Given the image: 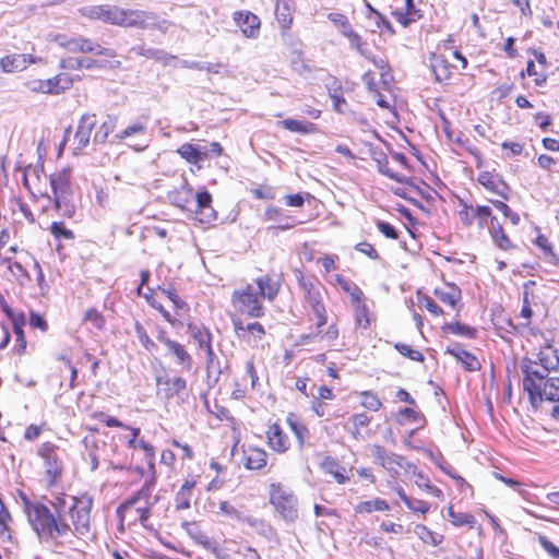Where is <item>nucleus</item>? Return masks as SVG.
Returning <instances> with one entry per match:
<instances>
[{"label": "nucleus", "mask_w": 559, "mask_h": 559, "mask_svg": "<svg viewBox=\"0 0 559 559\" xmlns=\"http://www.w3.org/2000/svg\"><path fill=\"white\" fill-rule=\"evenodd\" d=\"M53 509L52 519L59 525L66 526V532L55 533L51 536H38L41 542H55L57 547L75 549L74 538L85 536L91 530L92 498H76L61 495L50 500Z\"/></svg>", "instance_id": "nucleus-1"}, {"label": "nucleus", "mask_w": 559, "mask_h": 559, "mask_svg": "<svg viewBox=\"0 0 559 559\" xmlns=\"http://www.w3.org/2000/svg\"><path fill=\"white\" fill-rule=\"evenodd\" d=\"M255 284L257 289L248 284L245 288L235 290L231 301L239 312L251 318H261L264 316L261 299L266 298L273 301L280 292L281 284L271 275L258 277Z\"/></svg>", "instance_id": "nucleus-2"}, {"label": "nucleus", "mask_w": 559, "mask_h": 559, "mask_svg": "<svg viewBox=\"0 0 559 559\" xmlns=\"http://www.w3.org/2000/svg\"><path fill=\"white\" fill-rule=\"evenodd\" d=\"M171 204L181 210H190L201 224H212L217 219V213L212 207V195L207 190L193 193V189L187 181L175 190L168 192Z\"/></svg>", "instance_id": "nucleus-3"}, {"label": "nucleus", "mask_w": 559, "mask_h": 559, "mask_svg": "<svg viewBox=\"0 0 559 559\" xmlns=\"http://www.w3.org/2000/svg\"><path fill=\"white\" fill-rule=\"evenodd\" d=\"M19 497L27 520L37 536H51L52 532L57 534L66 532L67 528L62 523L58 525L53 521L52 511L46 504L31 501L23 491H19Z\"/></svg>", "instance_id": "nucleus-4"}, {"label": "nucleus", "mask_w": 559, "mask_h": 559, "mask_svg": "<svg viewBox=\"0 0 559 559\" xmlns=\"http://www.w3.org/2000/svg\"><path fill=\"white\" fill-rule=\"evenodd\" d=\"M270 502L283 520L294 522L298 518L297 497L281 484H272Z\"/></svg>", "instance_id": "nucleus-5"}, {"label": "nucleus", "mask_w": 559, "mask_h": 559, "mask_svg": "<svg viewBox=\"0 0 559 559\" xmlns=\"http://www.w3.org/2000/svg\"><path fill=\"white\" fill-rule=\"evenodd\" d=\"M521 369L524 373V391L527 392L532 406L538 408L544 401L543 386L546 383L548 373L535 369L531 360L523 361Z\"/></svg>", "instance_id": "nucleus-6"}, {"label": "nucleus", "mask_w": 559, "mask_h": 559, "mask_svg": "<svg viewBox=\"0 0 559 559\" xmlns=\"http://www.w3.org/2000/svg\"><path fill=\"white\" fill-rule=\"evenodd\" d=\"M147 123L144 121L136 120L129 124L126 129L117 132L112 139L111 143H120L124 140L130 139L131 143L128 145L134 151L141 152L144 151L148 146L147 139Z\"/></svg>", "instance_id": "nucleus-7"}, {"label": "nucleus", "mask_w": 559, "mask_h": 559, "mask_svg": "<svg viewBox=\"0 0 559 559\" xmlns=\"http://www.w3.org/2000/svg\"><path fill=\"white\" fill-rule=\"evenodd\" d=\"M59 448L50 442L43 443L38 449V455L45 463V475L49 486H53L62 474V461L58 454Z\"/></svg>", "instance_id": "nucleus-8"}, {"label": "nucleus", "mask_w": 559, "mask_h": 559, "mask_svg": "<svg viewBox=\"0 0 559 559\" xmlns=\"http://www.w3.org/2000/svg\"><path fill=\"white\" fill-rule=\"evenodd\" d=\"M156 386L157 395L166 401H169L175 396L181 401L188 397L187 381L182 377H157Z\"/></svg>", "instance_id": "nucleus-9"}, {"label": "nucleus", "mask_w": 559, "mask_h": 559, "mask_svg": "<svg viewBox=\"0 0 559 559\" xmlns=\"http://www.w3.org/2000/svg\"><path fill=\"white\" fill-rule=\"evenodd\" d=\"M157 340L166 346L167 354L175 358L176 364L180 366L182 370L190 371L192 369L193 358L182 344L170 340L164 331L159 333Z\"/></svg>", "instance_id": "nucleus-10"}, {"label": "nucleus", "mask_w": 559, "mask_h": 559, "mask_svg": "<svg viewBox=\"0 0 559 559\" xmlns=\"http://www.w3.org/2000/svg\"><path fill=\"white\" fill-rule=\"evenodd\" d=\"M371 455L384 469L392 475H397L401 468H405V457L393 452H389L380 444L371 447Z\"/></svg>", "instance_id": "nucleus-11"}, {"label": "nucleus", "mask_w": 559, "mask_h": 559, "mask_svg": "<svg viewBox=\"0 0 559 559\" xmlns=\"http://www.w3.org/2000/svg\"><path fill=\"white\" fill-rule=\"evenodd\" d=\"M118 26L146 29L152 25L153 12L120 8Z\"/></svg>", "instance_id": "nucleus-12"}, {"label": "nucleus", "mask_w": 559, "mask_h": 559, "mask_svg": "<svg viewBox=\"0 0 559 559\" xmlns=\"http://www.w3.org/2000/svg\"><path fill=\"white\" fill-rule=\"evenodd\" d=\"M477 181L488 191L493 192L503 200H509L511 188L498 173L483 171L479 174Z\"/></svg>", "instance_id": "nucleus-13"}, {"label": "nucleus", "mask_w": 559, "mask_h": 559, "mask_svg": "<svg viewBox=\"0 0 559 559\" xmlns=\"http://www.w3.org/2000/svg\"><path fill=\"white\" fill-rule=\"evenodd\" d=\"M299 285L304 290L305 300L311 308L312 312L325 308L322 297V290L324 288L318 281L306 280L301 276L299 278Z\"/></svg>", "instance_id": "nucleus-14"}, {"label": "nucleus", "mask_w": 559, "mask_h": 559, "mask_svg": "<svg viewBox=\"0 0 559 559\" xmlns=\"http://www.w3.org/2000/svg\"><path fill=\"white\" fill-rule=\"evenodd\" d=\"M233 19L247 38H257L259 36L261 22L254 13L250 11H236L233 14Z\"/></svg>", "instance_id": "nucleus-15"}, {"label": "nucleus", "mask_w": 559, "mask_h": 559, "mask_svg": "<svg viewBox=\"0 0 559 559\" xmlns=\"http://www.w3.org/2000/svg\"><path fill=\"white\" fill-rule=\"evenodd\" d=\"M95 127L96 116L94 114L82 115L74 134V141L76 143L75 152L87 147L91 141L92 131Z\"/></svg>", "instance_id": "nucleus-16"}, {"label": "nucleus", "mask_w": 559, "mask_h": 559, "mask_svg": "<svg viewBox=\"0 0 559 559\" xmlns=\"http://www.w3.org/2000/svg\"><path fill=\"white\" fill-rule=\"evenodd\" d=\"M449 354L459 360L466 371L473 372L480 369L479 360L472 353L465 350L460 344H454L452 347L445 349Z\"/></svg>", "instance_id": "nucleus-17"}, {"label": "nucleus", "mask_w": 559, "mask_h": 559, "mask_svg": "<svg viewBox=\"0 0 559 559\" xmlns=\"http://www.w3.org/2000/svg\"><path fill=\"white\" fill-rule=\"evenodd\" d=\"M120 8L115 5H94L88 10V16L97 19L112 25L119 24Z\"/></svg>", "instance_id": "nucleus-18"}, {"label": "nucleus", "mask_w": 559, "mask_h": 559, "mask_svg": "<svg viewBox=\"0 0 559 559\" xmlns=\"http://www.w3.org/2000/svg\"><path fill=\"white\" fill-rule=\"evenodd\" d=\"M50 187L52 190V194L70 192L72 191L71 187V169L63 168L55 174L50 175L49 178Z\"/></svg>", "instance_id": "nucleus-19"}, {"label": "nucleus", "mask_w": 559, "mask_h": 559, "mask_svg": "<svg viewBox=\"0 0 559 559\" xmlns=\"http://www.w3.org/2000/svg\"><path fill=\"white\" fill-rule=\"evenodd\" d=\"M55 209L64 217L72 218L75 214L73 191L52 194Z\"/></svg>", "instance_id": "nucleus-20"}, {"label": "nucleus", "mask_w": 559, "mask_h": 559, "mask_svg": "<svg viewBox=\"0 0 559 559\" xmlns=\"http://www.w3.org/2000/svg\"><path fill=\"white\" fill-rule=\"evenodd\" d=\"M488 229L493 242L499 249L510 250L513 248L511 240L504 233V229L502 225L498 222L497 217H491Z\"/></svg>", "instance_id": "nucleus-21"}, {"label": "nucleus", "mask_w": 559, "mask_h": 559, "mask_svg": "<svg viewBox=\"0 0 559 559\" xmlns=\"http://www.w3.org/2000/svg\"><path fill=\"white\" fill-rule=\"evenodd\" d=\"M430 69L435 74L438 82L445 81L451 75L450 64L447 59L441 55L432 53L430 57Z\"/></svg>", "instance_id": "nucleus-22"}, {"label": "nucleus", "mask_w": 559, "mask_h": 559, "mask_svg": "<svg viewBox=\"0 0 559 559\" xmlns=\"http://www.w3.org/2000/svg\"><path fill=\"white\" fill-rule=\"evenodd\" d=\"M321 468L324 473L330 474L338 484H345L348 481V477L345 475V468L332 456H325L321 462Z\"/></svg>", "instance_id": "nucleus-23"}, {"label": "nucleus", "mask_w": 559, "mask_h": 559, "mask_svg": "<svg viewBox=\"0 0 559 559\" xmlns=\"http://www.w3.org/2000/svg\"><path fill=\"white\" fill-rule=\"evenodd\" d=\"M267 439L270 447L277 452H285L288 449V439L277 424L270 426Z\"/></svg>", "instance_id": "nucleus-24"}, {"label": "nucleus", "mask_w": 559, "mask_h": 559, "mask_svg": "<svg viewBox=\"0 0 559 559\" xmlns=\"http://www.w3.org/2000/svg\"><path fill=\"white\" fill-rule=\"evenodd\" d=\"M118 118L112 115H108L103 123L96 130L93 143L94 144H104L107 142L109 135L114 133L117 128Z\"/></svg>", "instance_id": "nucleus-25"}, {"label": "nucleus", "mask_w": 559, "mask_h": 559, "mask_svg": "<svg viewBox=\"0 0 559 559\" xmlns=\"http://www.w3.org/2000/svg\"><path fill=\"white\" fill-rule=\"evenodd\" d=\"M435 295L445 305L452 308L461 300V289L456 285H447L444 288H436Z\"/></svg>", "instance_id": "nucleus-26"}, {"label": "nucleus", "mask_w": 559, "mask_h": 559, "mask_svg": "<svg viewBox=\"0 0 559 559\" xmlns=\"http://www.w3.org/2000/svg\"><path fill=\"white\" fill-rule=\"evenodd\" d=\"M267 454L261 449H249L245 454V466L248 469L259 471L266 465Z\"/></svg>", "instance_id": "nucleus-27"}, {"label": "nucleus", "mask_w": 559, "mask_h": 559, "mask_svg": "<svg viewBox=\"0 0 559 559\" xmlns=\"http://www.w3.org/2000/svg\"><path fill=\"white\" fill-rule=\"evenodd\" d=\"M59 67L61 69H70V70H79V69H95L100 68L102 62L91 58L78 59V58H67L61 59Z\"/></svg>", "instance_id": "nucleus-28"}, {"label": "nucleus", "mask_w": 559, "mask_h": 559, "mask_svg": "<svg viewBox=\"0 0 559 559\" xmlns=\"http://www.w3.org/2000/svg\"><path fill=\"white\" fill-rule=\"evenodd\" d=\"M188 333L194 341H197L201 349L204 350L207 346H212V334L203 325L189 324Z\"/></svg>", "instance_id": "nucleus-29"}, {"label": "nucleus", "mask_w": 559, "mask_h": 559, "mask_svg": "<svg viewBox=\"0 0 559 559\" xmlns=\"http://www.w3.org/2000/svg\"><path fill=\"white\" fill-rule=\"evenodd\" d=\"M0 68L5 73L25 70V58L20 53H12L0 59Z\"/></svg>", "instance_id": "nucleus-30"}, {"label": "nucleus", "mask_w": 559, "mask_h": 559, "mask_svg": "<svg viewBox=\"0 0 559 559\" xmlns=\"http://www.w3.org/2000/svg\"><path fill=\"white\" fill-rule=\"evenodd\" d=\"M280 124L290 132L300 134H311L317 131V126L314 123L292 118L280 121Z\"/></svg>", "instance_id": "nucleus-31"}, {"label": "nucleus", "mask_w": 559, "mask_h": 559, "mask_svg": "<svg viewBox=\"0 0 559 559\" xmlns=\"http://www.w3.org/2000/svg\"><path fill=\"white\" fill-rule=\"evenodd\" d=\"M275 15L283 29H288L292 25L290 0H276Z\"/></svg>", "instance_id": "nucleus-32"}, {"label": "nucleus", "mask_w": 559, "mask_h": 559, "mask_svg": "<svg viewBox=\"0 0 559 559\" xmlns=\"http://www.w3.org/2000/svg\"><path fill=\"white\" fill-rule=\"evenodd\" d=\"M177 153L190 164H198L206 157V153L199 150V147L191 143H183Z\"/></svg>", "instance_id": "nucleus-33"}, {"label": "nucleus", "mask_w": 559, "mask_h": 559, "mask_svg": "<svg viewBox=\"0 0 559 559\" xmlns=\"http://www.w3.org/2000/svg\"><path fill=\"white\" fill-rule=\"evenodd\" d=\"M182 528L186 531V533L198 544L202 547L210 546V543L212 542L210 537L204 533L197 522H183L181 524Z\"/></svg>", "instance_id": "nucleus-34"}, {"label": "nucleus", "mask_w": 559, "mask_h": 559, "mask_svg": "<svg viewBox=\"0 0 559 559\" xmlns=\"http://www.w3.org/2000/svg\"><path fill=\"white\" fill-rule=\"evenodd\" d=\"M81 52L84 53H95L99 56H105L107 58H115L117 56L116 51L110 48H104L100 45L92 41L88 38L81 36Z\"/></svg>", "instance_id": "nucleus-35"}, {"label": "nucleus", "mask_w": 559, "mask_h": 559, "mask_svg": "<svg viewBox=\"0 0 559 559\" xmlns=\"http://www.w3.org/2000/svg\"><path fill=\"white\" fill-rule=\"evenodd\" d=\"M538 359L542 367L544 368V373H548L550 370L556 369L559 365L557 350H555L551 346H547L545 349L540 350Z\"/></svg>", "instance_id": "nucleus-36"}, {"label": "nucleus", "mask_w": 559, "mask_h": 559, "mask_svg": "<svg viewBox=\"0 0 559 559\" xmlns=\"http://www.w3.org/2000/svg\"><path fill=\"white\" fill-rule=\"evenodd\" d=\"M442 330L444 332H448V333H451L454 335H460V336L467 337V338H475L476 334H477V330L475 328L469 326L464 323H461V322L445 323L442 326Z\"/></svg>", "instance_id": "nucleus-37"}, {"label": "nucleus", "mask_w": 559, "mask_h": 559, "mask_svg": "<svg viewBox=\"0 0 559 559\" xmlns=\"http://www.w3.org/2000/svg\"><path fill=\"white\" fill-rule=\"evenodd\" d=\"M265 216L270 221L278 222V228L280 229H288L295 226L293 222H289V217L284 215V212L282 209L276 206H269L265 210Z\"/></svg>", "instance_id": "nucleus-38"}, {"label": "nucleus", "mask_w": 559, "mask_h": 559, "mask_svg": "<svg viewBox=\"0 0 559 559\" xmlns=\"http://www.w3.org/2000/svg\"><path fill=\"white\" fill-rule=\"evenodd\" d=\"M206 354V373L207 379L210 380L212 378V374L214 373V382H217L222 371L219 368V360L217 356L215 355L213 347L207 346L206 349H204Z\"/></svg>", "instance_id": "nucleus-39"}, {"label": "nucleus", "mask_w": 559, "mask_h": 559, "mask_svg": "<svg viewBox=\"0 0 559 559\" xmlns=\"http://www.w3.org/2000/svg\"><path fill=\"white\" fill-rule=\"evenodd\" d=\"M390 507L383 499L376 498L373 500L362 501L356 506V512L371 513L373 511H386Z\"/></svg>", "instance_id": "nucleus-40"}, {"label": "nucleus", "mask_w": 559, "mask_h": 559, "mask_svg": "<svg viewBox=\"0 0 559 559\" xmlns=\"http://www.w3.org/2000/svg\"><path fill=\"white\" fill-rule=\"evenodd\" d=\"M414 531L424 543H430L433 546H438L443 540V535L430 531L426 525L417 524Z\"/></svg>", "instance_id": "nucleus-41"}, {"label": "nucleus", "mask_w": 559, "mask_h": 559, "mask_svg": "<svg viewBox=\"0 0 559 559\" xmlns=\"http://www.w3.org/2000/svg\"><path fill=\"white\" fill-rule=\"evenodd\" d=\"M287 424L294 432L300 448L304 447L306 437L309 431L308 428L301 424L293 414L287 417Z\"/></svg>", "instance_id": "nucleus-42"}, {"label": "nucleus", "mask_w": 559, "mask_h": 559, "mask_svg": "<svg viewBox=\"0 0 559 559\" xmlns=\"http://www.w3.org/2000/svg\"><path fill=\"white\" fill-rule=\"evenodd\" d=\"M60 47L69 50L70 52H81V36L68 37L64 34H58L53 39Z\"/></svg>", "instance_id": "nucleus-43"}, {"label": "nucleus", "mask_w": 559, "mask_h": 559, "mask_svg": "<svg viewBox=\"0 0 559 559\" xmlns=\"http://www.w3.org/2000/svg\"><path fill=\"white\" fill-rule=\"evenodd\" d=\"M544 401H559V378L552 377L546 380L543 386Z\"/></svg>", "instance_id": "nucleus-44"}, {"label": "nucleus", "mask_w": 559, "mask_h": 559, "mask_svg": "<svg viewBox=\"0 0 559 559\" xmlns=\"http://www.w3.org/2000/svg\"><path fill=\"white\" fill-rule=\"evenodd\" d=\"M344 36L348 39L353 49H356L365 58H369V49H367V44L361 39V36L358 33H356L354 29H350Z\"/></svg>", "instance_id": "nucleus-45"}, {"label": "nucleus", "mask_w": 559, "mask_h": 559, "mask_svg": "<svg viewBox=\"0 0 559 559\" xmlns=\"http://www.w3.org/2000/svg\"><path fill=\"white\" fill-rule=\"evenodd\" d=\"M535 243L550 258L552 264L559 265V255L554 251L551 242L545 235H538Z\"/></svg>", "instance_id": "nucleus-46"}, {"label": "nucleus", "mask_w": 559, "mask_h": 559, "mask_svg": "<svg viewBox=\"0 0 559 559\" xmlns=\"http://www.w3.org/2000/svg\"><path fill=\"white\" fill-rule=\"evenodd\" d=\"M4 263H9L8 269L11 272V274L20 282L23 283V281H29V274L25 270V267L20 262H11L10 258L3 259Z\"/></svg>", "instance_id": "nucleus-47"}, {"label": "nucleus", "mask_w": 559, "mask_h": 559, "mask_svg": "<svg viewBox=\"0 0 559 559\" xmlns=\"http://www.w3.org/2000/svg\"><path fill=\"white\" fill-rule=\"evenodd\" d=\"M394 348L404 357H407L411 360L423 362L425 360L424 355L417 350L413 349L409 345L404 343H395Z\"/></svg>", "instance_id": "nucleus-48"}, {"label": "nucleus", "mask_w": 559, "mask_h": 559, "mask_svg": "<svg viewBox=\"0 0 559 559\" xmlns=\"http://www.w3.org/2000/svg\"><path fill=\"white\" fill-rule=\"evenodd\" d=\"M362 401L361 406L377 412L382 407V402L379 400L377 394L370 392V391H364L360 393Z\"/></svg>", "instance_id": "nucleus-49"}, {"label": "nucleus", "mask_w": 559, "mask_h": 559, "mask_svg": "<svg viewBox=\"0 0 559 559\" xmlns=\"http://www.w3.org/2000/svg\"><path fill=\"white\" fill-rule=\"evenodd\" d=\"M50 233L57 239H74L73 231L71 229H68L62 222H53L50 226Z\"/></svg>", "instance_id": "nucleus-50"}, {"label": "nucleus", "mask_w": 559, "mask_h": 559, "mask_svg": "<svg viewBox=\"0 0 559 559\" xmlns=\"http://www.w3.org/2000/svg\"><path fill=\"white\" fill-rule=\"evenodd\" d=\"M490 202L504 215V217L509 218L513 225H518L520 223V215L516 212H513L507 203L499 200H490Z\"/></svg>", "instance_id": "nucleus-51"}, {"label": "nucleus", "mask_w": 559, "mask_h": 559, "mask_svg": "<svg viewBox=\"0 0 559 559\" xmlns=\"http://www.w3.org/2000/svg\"><path fill=\"white\" fill-rule=\"evenodd\" d=\"M329 20L340 28L341 34L344 36L348 33V31L353 29L352 25L348 22V19L342 13H330Z\"/></svg>", "instance_id": "nucleus-52"}, {"label": "nucleus", "mask_w": 559, "mask_h": 559, "mask_svg": "<svg viewBox=\"0 0 559 559\" xmlns=\"http://www.w3.org/2000/svg\"><path fill=\"white\" fill-rule=\"evenodd\" d=\"M377 164L379 173L397 182H403V178L399 174L392 171V169L389 167V160L385 155H382L380 158H377Z\"/></svg>", "instance_id": "nucleus-53"}, {"label": "nucleus", "mask_w": 559, "mask_h": 559, "mask_svg": "<svg viewBox=\"0 0 559 559\" xmlns=\"http://www.w3.org/2000/svg\"><path fill=\"white\" fill-rule=\"evenodd\" d=\"M134 331H135L138 340L140 341V343L142 344V346L145 349L151 352L152 349H154L156 347L155 343L150 338L145 329L143 328V325L140 322H135Z\"/></svg>", "instance_id": "nucleus-54"}, {"label": "nucleus", "mask_w": 559, "mask_h": 559, "mask_svg": "<svg viewBox=\"0 0 559 559\" xmlns=\"http://www.w3.org/2000/svg\"><path fill=\"white\" fill-rule=\"evenodd\" d=\"M84 321L91 322L98 330H103L105 326L104 316L95 308L86 310Z\"/></svg>", "instance_id": "nucleus-55"}, {"label": "nucleus", "mask_w": 559, "mask_h": 559, "mask_svg": "<svg viewBox=\"0 0 559 559\" xmlns=\"http://www.w3.org/2000/svg\"><path fill=\"white\" fill-rule=\"evenodd\" d=\"M148 53H150L148 59L155 60L157 62H162L164 66H167L170 63L171 60L177 59L176 56H173L163 49L153 48L152 51H148Z\"/></svg>", "instance_id": "nucleus-56"}, {"label": "nucleus", "mask_w": 559, "mask_h": 559, "mask_svg": "<svg viewBox=\"0 0 559 559\" xmlns=\"http://www.w3.org/2000/svg\"><path fill=\"white\" fill-rule=\"evenodd\" d=\"M474 216L478 218V226L483 228L486 225L488 218L495 217L489 206L478 205L474 210Z\"/></svg>", "instance_id": "nucleus-57"}, {"label": "nucleus", "mask_w": 559, "mask_h": 559, "mask_svg": "<svg viewBox=\"0 0 559 559\" xmlns=\"http://www.w3.org/2000/svg\"><path fill=\"white\" fill-rule=\"evenodd\" d=\"M452 524L456 527H461L464 525L474 527V525L476 524V519L471 513L459 512L455 519L453 520Z\"/></svg>", "instance_id": "nucleus-58"}, {"label": "nucleus", "mask_w": 559, "mask_h": 559, "mask_svg": "<svg viewBox=\"0 0 559 559\" xmlns=\"http://www.w3.org/2000/svg\"><path fill=\"white\" fill-rule=\"evenodd\" d=\"M538 542L543 549L552 558L559 559V547L554 545L546 536L539 535Z\"/></svg>", "instance_id": "nucleus-59"}, {"label": "nucleus", "mask_w": 559, "mask_h": 559, "mask_svg": "<svg viewBox=\"0 0 559 559\" xmlns=\"http://www.w3.org/2000/svg\"><path fill=\"white\" fill-rule=\"evenodd\" d=\"M368 8L377 16V22H376L377 26L378 27H384L388 33H390L391 35H394L395 34V29H394L392 23L382 13H380L379 11L373 9L370 4H368Z\"/></svg>", "instance_id": "nucleus-60"}, {"label": "nucleus", "mask_w": 559, "mask_h": 559, "mask_svg": "<svg viewBox=\"0 0 559 559\" xmlns=\"http://www.w3.org/2000/svg\"><path fill=\"white\" fill-rule=\"evenodd\" d=\"M10 322H11L12 330H13L15 336L24 335L23 328L26 324V318L23 312H19V314H16L14 318L10 319Z\"/></svg>", "instance_id": "nucleus-61"}, {"label": "nucleus", "mask_w": 559, "mask_h": 559, "mask_svg": "<svg viewBox=\"0 0 559 559\" xmlns=\"http://www.w3.org/2000/svg\"><path fill=\"white\" fill-rule=\"evenodd\" d=\"M29 325L31 328L39 329L43 332H46L48 330V323L44 319V317L34 311H31L29 313Z\"/></svg>", "instance_id": "nucleus-62"}, {"label": "nucleus", "mask_w": 559, "mask_h": 559, "mask_svg": "<svg viewBox=\"0 0 559 559\" xmlns=\"http://www.w3.org/2000/svg\"><path fill=\"white\" fill-rule=\"evenodd\" d=\"M355 249L366 255H368L370 259L372 260H378L380 259V255L378 253V251L374 249V247L367 242V241H362V242H359L355 246Z\"/></svg>", "instance_id": "nucleus-63"}, {"label": "nucleus", "mask_w": 559, "mask_h": 559, "mask_svg": "<svg viewBox=\"0 0 559 559\" xmlns=\"http://www.w3.org/2000/svg\"><path fill=\"white\" fill-rule=\"evenodd\" d=\"M355 317L358 324L365 329L369 325L368 308L366 305H358L355 309Z\"/></svg>", "instance_id": "nucleus-64"}]
</instances>
